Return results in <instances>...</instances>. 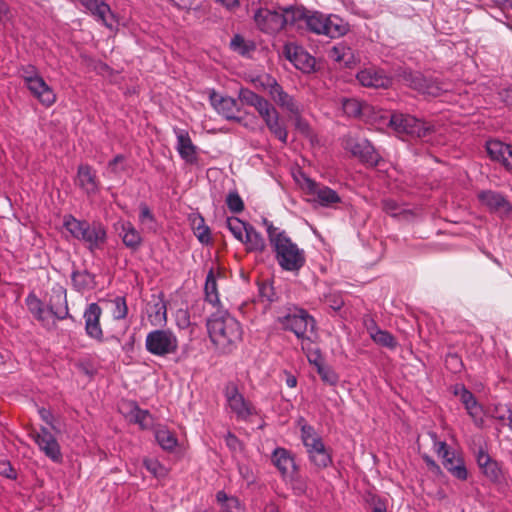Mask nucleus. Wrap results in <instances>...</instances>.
<instances>
[{
  "label": "nucleus",
  "mask_w": 512,
  "mask_h": 512,
  "mask_svg": "<svg viewBox=\"0 0 512 512\" xmlns=\"http://www.w3.org/2000/svg\"><path fill=\"white\" fill-rule=\"evenodd\" d=\"M317 373L321 380L330 386H335L339 381L338 374L330 366L319 365Z\"/></svg>",
  "instance_id": "09e8293b"
},
{
  "label": "nucleus",
  "mask_w": 512,
  "mask_h": 512,
  "mask_svg": "<svg viewBox=\"0 0 512 512\" xmlns=\"http://www.w3.org/2000/svg\"><path fill=\"white\" fill-rule=\"evenodd\" d=\"M372 340L383 347L394 349L397 346L395 337L388 331L380 329L376 331L372 337Z\"/></svg>",
  "instance_id": "c03bdc74"
},
{
  "label": "nucleus",
  "mask_w": 512,
  "mask_h": 512,
  "mask_svg": "<svg viewBox=\"0 0 512 512\" xmlns=\"http://www.w3.org/2000/svg\"><path fill=\"white\" fill-rule=\"evenodd\" d=\"M304 187L309 194L316 196V201L322 206L341 202V198L335 190L327 186H320L310 178L304 179Z\"/></svg>",
  "instance_id": "dca6fc26"
},
{
  "label": "nucleus",
  "mask_w": 512,
  "mask_h": 512,
  "mask_svg": "<svg viewBox=\"0 0 512 512\" xmlns=\"http://www.w3.org/2000/svg\"><path fill=\"white\" fill-rule=\"evenodd\" d=\"M283 55L296 69L303 73H311L315 70L316 60L302 47L293 43H287L283 47Z\"/></svg>",
  "instance_id": "9b49d317"
},
{
  "label": "nucleus",
  "mask_w": 512,
  "mask_h": 512,
  "mask_svg": "<svg viewBox=\"0 0 512 512\" xmlns=\"http://www.w3.org/2000/svg\"><path fill=\"white\" fill-rule=\"evenodd\" d=\"M112 303L114 304V309H113L114 318L118 319V320L126 318V316L128 314V307L126 304L125 297L118 296L112 301Z\"/></svg>",
  "instance_id": "bf43d9fd"
},
{
  "label": "nucleus",
  "mask_w": 512,
  "mask_h": 512,
  "mask_svg": "<svg viewBox=\"0 0 512 512\" xmlns=\"http://www.w3.org/2000/svg\"><path fill=\"white\" fill-rule=\"evenodd\" d=\"M326 31L325 35L331 37V38H337L340 36L345 35L348 30V24L343 21L338 16L335 15H329L326 17Z\"/></svg>",
  "instance_id": "72a5a7b5"
},
{
  "label": "nucleus",
  "mask_w": 512,
  "mask_h": 512,
  "mask_svg": "<svg viewBox=\"0 0 512 512\" xmlns=\"http://www.w3.org/2000/svg\"><path fill=\"white\" fill-rule=\"evenodd\" d=\"M478 199L493 212L509 213L512 210L509 201L501 193L492 190L481 191Z\"/></svg>",
  "instance_id": "4be33fe9"
},
{
  "label": "nucleus",
  "mask_w": 512,
  "mask_h": 512,
  "mask_svg": "<svg viewBox=\"0 0 512 512\" xmlns=\"http://www.w3.org/2000/svg\"><path fill=\"white\" fill-rule=\"evenodd\" d=\"M90 13L97 17L102 23L111 27V23L107 20V14L110 15L112 19L115 18L114 13L111 11L110 6L106 3L105 0H78Z\"/></svg>",
  "instance_id": "a878e982"
},
{
  "label": "nucleus",
  "mask_w": 512,
  "mask_h": 512,
  "mask_svg": "<svg viewBox=\"0 0 512 512\" xmlns=\"http://www.w3.org/2000/svg\"><path fill=\"white\" fill-rule=\"evenodd\" d=\"M271 461L285 480L291 471L299 470L294 455L289 450L282 447H277L272 452Z\"/></svg>",
  "instance_id": "a211bd4d"
},
{
  "label": "nucleus",
  "mask_w": 512,
  "mask_h": 512,
  "mask_svg": "<svg viewBox=\"0 0 512 512\" xmlns=\"http://www.w3.org/2000/svg\"><path fill=\"white\" fill-rule=\"evenodd\" d=\"M365 502L369 505L371 510L370 512H387L386 500L376 494L370 492L367 493L365 496Z\"/></svg>",
  "instance_id": "de8ad7c7"
},
{
  "label": "nucleus",
  "mask_w": 512,
  "mask_h": 512,
  "mask_svg": "<svg viewBox=\"0 0 512 512\" xmlns=\"http://www.w3.org/2000/svg\"><path fill=\"white\" fill-rule=\"evenodd\" d=\"M46 306L55 311L60 319H65L69 314L66 293L62 290L53 291Z\"/></svg>",
  "instance_id": "7c9ffc66"
},
{
  "label": "nucleus",
  "mask_w": 512,
  "mask_h": 512,
  "mask_svg": "<svg viewBox=\"0 0 512 512\" xmlns=\"http://www.w3.org/2000/svg\"><path fill=\"white\" fill-rule=\"evenodd\" d=\"M344 148L368 167H376L379 162L382 161L381 155L366 139L356 140L354 138H348L345 140Z\"/></svg>",
  "instance_id": "6e6552de"
},
{
  "label": "nucleus",
  "mask_w": 512,
  "mask_h": 512,
  "mask_svg": "<svg viewBox=\"0 0 512 512\" xmlns=\"http://www.w3.org/2000/svg\"><path fill=\"white\" fill-rule=\"evenodd\" d=\"M139 209H140L139 221L142 224H145L147 222H149V223L155 222V217H154L151 209L149 208V206L146 203H144V202L140 203Z\"/></svg>",
  "instance_id": "0e129e2a"
},
{
  "label": "nucleus",
  "mask_w": 512,
  "mask_h": 512,
  "mask_svg": "<svg viewBox=\"0 0 512 512\" xmlns=\"http://www.w3.org/2000/svg\"><path fill=\"white\" fill-rule=\"evenodd\" d=\"M226 204L232 213H241L244 210L243 200L236 191L227 195Z\"/></svg>",
  "instance_id": "6e6d98bb"
},
{
  "label": "nucleus",
  "mask_w": 512,
  "mask_h": 512,
  "mask_svg": "<svg viewBox=\"0 0 512 512\" xmlns=\"http://www.w3.org/2000/svg\"><path fill=\"white\" fill-rule=\"evenodd\" d=\"M225 397L231 410L238 419L246 420L253 414V406L239 392L235 383L229 382L224 390Z\"/></svg>",
  "instance_id": "9d476101"
},
{
  "label": "nucleus",
  "mask_w": 512,
  "mask_h": 512,
  "mask_svg": "<svg viewBox=\"0 0 512 512\" xmlns=\"http://www.w3.org/2000/svg\"><path fill=\"white\" fill-rule=\"evenodd\" d=\"M257 26L266 33H276L285 27L282 11L259 9L254 16Z\"/></svg>",
  "instance_id": "f8f14e48"
},
{
  "label": "nucleus",
  "mask_w": 512,
  "mask_h": 512,
  "mask_svg": "<svg viewBox=\"0 0 512 512\" xmlns=\"http://www.w3.org/2000/svg\"><path fill=\"white\" fill-rule=\"evenodd\" d=\"M205 300L211 303L212 305H217L220 303L218 290H217V281L214 274V269L211 268L206 276L205 286Z\"/></svg>",
  "instance_id": "c9c22d12"
},
{
  "label": "nucleus",
  "mask_w": 512,
  "mask_h": 512,
  "mask_svg": "<svg viewBox=\"0 0 512 512\" xmlns=\"http://www.w3.org/2000/svg\"><path fill=\"white\" fill-rule=\"evenodd\" d=\"M71 279L77 291L90 290L96 286L95 275L87 270L74 271L71 275Z\"/></svg>",
  "instance_id": "f704fd0d"
},
{
  "label": "nucleus",
  "mask_w": 512,
  "mask_h": 512,
  "mask_svg": "<svg viewBox=\"0 0 512 512\" xmlns=\"http://www.w3.org/2000/svg\"><path fill=\"white\" fill-rule=\"evenodd\" d=\"M207 329L211 341L219 348L225 349L242 338L240 323L227 311H216L207 320Z\"/></svg>",
  "instance_id": "f257e3e1"
},
{
  "label": "nucleus",
  "mask_w": 512,
  "mask_h": 512,
  "mask_svg": "<svg viewBox=\"0 0 512 512\" xmlns=\"http://www.w3.org/2000/svg\"><path fill=\"white\" fill-rule=\"evenodd\" d=\"M34 442L37 443L40 450L54 462H60L62 460V453L60 445L51 430L47 427H42L40 433L35 435L36 430H33Z\"/></svg>",
  "instance_id": "ddd939ff"
},
{
  "label": "nucleus",
  "mask_w": 512,
  "mask_h": 512,
  "mask_svg": "<svg viewBox=\"0 0 512 512\" xmlns=\"http://www.w3.org/2000/svg\"><path fill=\"white\" fill-rule=\"evenodd\" d=\"M403 133L417 135L418 137H425L430 129L424 127V124L418 119L414 118V122H405V127L402 128Z\"/></svg>",
  "instance_id": "49530a36"
},
{
  "label": "nucleus",
  "mask_w": 512,
  "mask_h": 512,
  "mask_svg": "<svg viewBox=\"0 0 512 512\" xmlns=\"http://www.w3.org/2000/svg\"><path fill=\"white\" fill-rule=\"evenodd\" d=\"M238 97L242 103L254 107L263 120L269 117L271 113L277 111L266 98L248 88H241Z\"/></svg>",
  "instance_id": "2eb2a0df"
},
{
  "label": "nucleus",
  "mask_w": 512,
  "mask_h": 512,
  "mask_svg": "<svg viewBox=\"0 0 512 512\" xmlns=\"http://www.w3.org/2000/svg\"><path fill=\"white\" fill-rule=\"evenodd\" d=\"M63 224L73 237L87 243L90 251L100 248L106 242V230L100 222L89 223L68 215Z\"/></svg>",
  "instance_id": "f03ea898"
},
{
  "label": "nucleus",
  "mask_w": 512,
  "mask_h": 512,
  "mask_svg": "<svg viewBox=\"0 0 512 512\" xmlns=\"http://www.w3.org/2000/svg\"><path fill=\"white\" fill-rule=\"evenodd\" d=\"M268 129L283 144L287 143L288 132L285 125L280 122V118L274 117V122Z\"/></svg>",
  "instance_id": "5fc2aeb1"
},
{
  "label": "nucleus",
  "mask_w": 512,
  "mask_h": 512,
  "mask_svg": "<svg viewBox=\"0 0 512 512\" xmlns=\"http://www.w3.org/2000/svg\"><path fill=\"white\" fill-rule=\"evenodd\" d=\"M305 23L311 32L316 34H324L326 31V16L319 12H311L307 10V17Z\"/></svg>",
  "instance_id": "e433bc0d"
},
{
  "label": "nucleus",
  "mask_w": 512,
  "mask_h": 512,
  "mask_svg": "<svg viewBox=\"0 0 512 512\" xmlns=\"http://www.w3.org/2000/svg\"><path fill=\"white\" fill-rule=\"evenodd\" d=\"M248 223L241 221L239 218H228L227 226L232 232L234 237L240 241H243V230L248 227Z\"/></svg>",
  "instance_id": "603ef678"
},
{
  "label": "nucleus",
  "mask_w": 512,
  "mask_h": 512,
  "mask_svg": "<svg viewBox=\"0 0 512 512\" xmlns=\"http://www.w3.org/2000/svg\"><path fill=\"white\" fill-rule=\"evenodd\" d=\"M284 330L293 332L302 342H308L317 338L315 320L307 311L300 309L298 312L289 313L279 318Z\"/></svg>",
  "instance_id": "39448f33"
},
{
  "label": "nucleus",
  "mask_w": 512,
  "mask_h": 512,
  "mask_svg": "<svg viewBox=\"0 0 512 512\" xmlns=\"http://www.w3.org/2000/svg\"><path fill=\"white\" fill-rule=\"evenodd\" d=\"M259 297L267 302H273L276 299V293L272 283L265 280L258 283Z\"/></svg>",
  "instance_id": "864d4df0"
},
{
  "label": "nucleus",
  "mask_w": 512,
  "mask_h": 512,
  "mask_svg": "<svg viewBox=\"0 0 512 512\" xmlns=\"http://www.w3.org/2000/svg\"><path fill=\"white\" fill-rule=\"evenodd\" d=\"M90 13L97 17L102 23L111 27V23L107 20V14L110 15L112 19L115 18L114 13L111 11L110 6L106 3L105 0H78Z\"/></svg>",
  "instance_id": "bb28decb"
},
{
  "label": "nucleus",
  "mask_w": 512,
  "mask_h": 512,
  "mask_svg": "<svg viewBox=\"0 0 512 512\" xmlns=\"http://www.w3.org/2000/svg\"><path fill=\"white\" fill-rule=\"evenodd\" d=\"M126 417L130 422L138 424L141 429H149L153 426V416L148 410L141 409L135 401L126 403Z\"/></svg>",
  "instance_id": "393cba45"
},
{
  "label": "nucleus",
  "mask_w": 512,
  "mask_h": 512,
  "mask_svg": "<svg viewBox=\"0 0 512 512\" xmlns=\"http://www.w3.org/2000/svg\"><path fill=\"white\" fill-rule=\"evenodd\" d=\"M145 345L151 354L166 356L177 351L178 340L170 330L157 329L148 333Z\"/></svg>",
  "instance_id": "0eeeda50"
},
{
  "label": "nucleus",
  "mask_w": 512,
  "mask_h": 512,
  "mask_svg": "<svg viewBox=\"0 0 512 512\" xmlns=\"http://www.w3.org/2000/svg\"><path fill=\"white\" fill-rule=\"evenodd\" d=\"M225 442H226L227 447L231 451L235 452L237 450L243 449V443L238 439V437L235 434H233L230 431L225 436Z\"/></svg>",
  "instance_id": "338daca9"
},
{
  "label": "nucleus",
  "mask_w": 512,
  "mask_h": 512,
  "mask_svg": "<svg viewBox=\"0 0 512 512\" xmlns=\"http://www.w3.org/2000/svg\"><path fill=\"white\" fill-rule=\"evenodd\" d=\"M445 366L452 373H459L463 368V362L457 353H448L445 357Z\"/></svg>",
  "instance_id": "4d7b16f0"
},
{
  "label": "nucleus",
  "mask_w": 512,
  "mask_h": 512,
  "mask_svg": "<svg viewBox=\"0 0 512 512\" xmlns=\"http://www.w3.org/2000/svg\"><path fill=\"white\" fill-rule=\"evenodd\" d=\"M155 438L158 444L167 451H172L178 444L175 434L165 427H159L156 429Z\"/></svg>",
  "instance_id": "4c0bfd02"
},
{
  "label": "nucleus",
  "mask_w": 512,
  "mask_h": 512,
  "mask_svg": "<svg viewBox=\"0 0 512 512\" xmlns=\"http://www.w3.org/2000/svg\"><path fill=\"white\" fill-rule=\"evenodd\" d=\"M125 160H126V158H125L124 155H122V154L116 155L111 161H109L108 169L114 175H118L121 172H124L125 171V167L122 166V167L119 168L118 165L123 163V162H125Z\"/></svg>",
  "instance_id": "69168bd1"
},
{
  "label": "nucleus",
  "mask_w": 512,
  "mask_h": 512,
  "mask_svg": "<svg viewBox=\"0 0 512 512\" xmlns=\"http://www.w3.org/2000/svg\"><path fill=\"white\" fill-rule=\"evenodd\" d=\"M267 86L270 88V97L276 105L290 113H298V106L294 98L285 92L276 80H268Z\"/></svg>",
  "instance_id": "412c9836"
},
{
  "label": "nucleus",
  "mask_w": 512,
  "mask_h": 512,
  "mask_svg": "<svg viewBox=\"0 0 512 512\" xmlns=\"http://www.w3.org/2000/svg\"><path fill=\"white\" fill-rule=\"evenodd\" d=\"M287 479L289 480L294 495L303 496L306 494L308 489L307 481L300 475L299 470L291 471Z\"/></svg>",
  "instance_id": "79ce46f5"
},
{
  "label": "nucleus",
  "mask_w": 512,
  "mask_h": 512,
  "mask_svg": "<svg viewBox=\"0 0 512 512\" xmlns=\"http://www.w3.org/2000/svg\"><path fill=\"white\" fill-rule=\"evenodd\" d=\"M343 111L350 117H358L362 114V104L356 99H345L342 103Z\"/></svg>",
  "instance_id": "3c124183"
},
{
  "label": "nucleus",
  "mask_w": 512,
  "mask_h": 512,
  "mask_svg": "<svg viewBox=\"0 0 512 512\" xmlns=\"http://www.w3.org/2000/svg\"><path fill=\"white\" fill-rule=\"evenodd\" d=\"M330 57L336 62H344L345 66L350 65V59L353 57V53L350 48L345 46H335L330 51Z\"/></svg>",
  "instance_id": "a18cd8bd"
},
{
  "label": "nucleus",
  "mask_w": 512,
  "mask_h": 512,
  "mask_svg": "<svg viewBox=\"0 0 512 512\" xmlns=\"http://www.w3.org/2000/svg\"><path fill=\"white\" fill-rule=\"evenodd\" d=\"M79 186L88 194H95L98 191V181L93 168L87 164L79 165L77 170Z\"/></svg>",
  "instance_id": "cd10ccee"
},
{
  "label": "nucleus",
  "mask_w": 512,
  "mask_h": 512,
  "mask_svg": "<svg viewBox=\"0 0 512 512\" xmlns=\"http://www.w3.org/2000/svg\"><path fill=\"white\" fill-rule=\"evenodd\" d=\"M34 302L38 303L36 313L38 321H40L42 325L48 330L56 328L57 321L61 319L56 315L55 311H53L47 306L44 307L42 302L36 299L35 297Z\"/></svg>",
  "instance_id": "473e14b6"
},
{
  "label": "nucleus",
  "mask_w": 512,
  "mask_h": 512,
  "mask_svg": "<svg viewBox=\"0 0 512 512\" xmlns=\"http://www.w3.org/2000/svg\"><path fill=\"white\" fill-rule=\"evenodd\" d=\"M116 229H120L119 236L122 238L123 244L127 248L132 251H137L139 249L142 244V237L131 222H119L116 224Z\"/></svg>",
  "instance_id": "b1692460"
},
{
  "label": "nucleus",
  "mask_w": 512,
  "mask_h": 512,
  "mask_svg": "<svg viewBox=\"0 0 512 512\" xmlns=\"http://www.w3.org/2000/svg\"><path fill=\"white\" fill-rule=\"evenodd\" d=\"M191 225L195 236L201 243L208 244L211 242L210 229L205 225L203 217L200 215L193 217Z\"/></svg>",
  "instance_id": "58836bf2"
},
{
  "label": "nucleus",
  "mask_w": 512,
  "mask_h": 512,
  "mask_svg": "<svg viewBox=\"0 0 512 512\" xmlns=\"http://www.w3.org/2000/svg\"><path fill=\"white\" fill-rule=\"evenodd\" d=\"M101 313V307L97 303H91L84 312L86 333L98 341H103V331L100 326Z\"/></svg>",
  "instance_id": "6ab92c4d"
},
{
  "label": "nucleus",
  "mask_w": 512,
  "mask_h": 512,
  "mask_svg": "<svg viewBox=\"0 0 512 512\" xmlns=\"http://www.w3.org/2000/svg\"><path fill=\"white\" fill-rule=\"evenodd\" d=\"M274 250L276 259L283 270L297 272L305 265L304 251L299 249L289 237L278 239Z\"/></svg>",
  "instance_id": "423d86ee"
},
{
  "label": "nucleus",
  "mask_w": 512,
  "mask_h": 512,
  "mask_svg": "<svg viewBox=\"0 0 512 512\" xmlns=\"http://www.w3.org/2000/svg\"><path fill=\"white\" fill-rule=\"evenodd\" d=\"M211 105L228 120H237L240 118L237 113L240 111L237 100L232 97H223L214 90L209 95Z\"/></svg>",
  "instance_id": "f3484780"
},
{
  "label": "nucleus",
  "mask_w": 512,
  "mask_h": 512,
  "mask_svg": "<svg viewBox=\"0 0 512 512\" xmlns=\"http://www.w3.org/2000/svg\"><path fill=\"white\" fill-rule=\"evenodd\" d=\"M414 122V117L403 114H392L389 120V125L398 133H403L402 128L405 127V122Z\"/></svg>",
  "instance_id": "13d9d810"
},
{
  "label": "nucleus",
  "mask_w": 512,
  "mask_h": 512,
  "mask_svg": "<svg viewBox=\"0 0 512 512\" xmlns=\"http://www.w3.org/2000/svg\"><path fill=\"white\" fill-rule=\"evenodd\" d=\"M356 78L362 86L369 88L388 89L392 85V78L384 70L372 67L359 71Z\"/></svg>",
  "instance_id": "4468645a"
},
{
  "label": "nucleus",
  "mask_w": 512,
  "mask_h": 512,
  "mask_svg": "<svg viewBox=\"0 0 512 512\" xmlns=\"http://www.w3.org/2000/svg\"><path fill=\"white\" fill-rule=\"evenodd\" d=\"M230 46L234 51L239 52L241 55H245L255 48V45L252 42H246L240 34H236L232 38Z\"/></svg>",
  "instance_id": "8fccbe9b"
},
{
  "label": "nucleus",
  "mask_w": 512,
  "mask_h": 512,
  "mask_svg": "<svg viewBox=\"0 0 512 512\" xmlns=\"http://www.w3.org/2000/svg\"><path fill=\"white\" fill-rule=\"evenodd\" d=\"M283 19H285V26L294 25L299 21H305L307 17V10L304 7L289 6L281 8Z\"/></svg>",
  "instance_id": "ea45409f"
},
{
  "label": "nucleus",
  "mask_w": 512,
  "mask_h": 512,
  "mask_svg": "<svg viewBox=\"0 0 512 512\" xmlns=\"http://www.w3.org/2000/svg\"><path fill=\"white\" fill-rule=\"evenodd\" d=\"M396 76L406 86L421 94L438 97L446 91L441 81L436 78L427 77L419 71L400 68L397 70Z\"/></svg>",
  "instance_id": "7ed1b4c3"
},
{
  "label": "nucleus",
  "mask_w": 512,
  "mask_h": 512,
  "mask_svg": "<svg viewBox=\"0 0 512 512\" xmlns=\"http://www.w3.org/2000/svg\"><path fill=\"white\" fill-rule=\"evenodd\" d=\"M486 150L492 160L501 162L506 169L511 170L512 144H506L499 140H490L486 143Z\"/></svg>",
  "instance_id": "aec40b11"
},
{
  "label": "nucleus",
  "mask_w": 512,
  "mask_h": 512,
  "mask_svg": "<svg viewBox=\"0 0 512 512\" xmlns=\"http://www.w3.org/2000/svg\"><path fill=\"white\" fill-rule=\"evenodd\" d=\"M34 97H36L44 107H50L56 101V94L53 89L36 73H34Z\"/></svg>",
  "instance_id": "c85d7f7f"
},
{
  "label": "nucleus",
  "mask_w": 512,
  "mask_h": 512,
  "mask_svg": "<svg viewBox=\"0 0 512 512\" xmlns=\"http://www.w3.org/2000/svg\"><path fill=\"white\" fill-rule=\"evenodd\" d=\"M430 435H431V437L434 440V445H435L436 452H437L438 456L442 458V461H443L448 456H450L453 451H450V449H449V447H448L446 442H444V441H437L436 433L433 432V433H430Z\"/></svg>",
  "instance_id": "680f3d73"
},
{
  "label": "nucleus",
  "mask_w": 512,
  "mask_h": 512,
  "mask_svg": "<svg viewBox=\"0 0 512 512\" xmlns=\"http://www.w3.org/2000/svg\"><path fill=\"white\" fill-rule=\"evenodd\" d=\"M460 399L471 417L476 418L479 416L481 407L478 405L474 395L464 386L461 389Z\"/></svg>",
  "instance_id": "37998d69"
},
{
  "label": "nucleus",
  "mask_w": 512,
  "mask_h": 512,
  "mask_svg": "<svg viewBox=\"0 0 512 512\" xmlns=\"http://www.w3.org/2000/svg\"><path fill=\"white\" fill-rule=\"evenodd\" d=\"M444 468L449 471L454 477L459 480H466L468 472L465 467L464 461L460 457H456L453 451L450 456L442 461Z\"/></svg>",
  "instance_id": "c756f323"
},
{
  "label": "nucleus",
  "mask_w": 512,
  "mask_h": 512,
  "mask_svg": "<svg viewBox=\"0 0 512 512\" xmlns=\"http://www.w3.org/2000/svg\"><path fill=\"white\" fill-rule=\"evenodd\" d=\"M177 135V150L186 163L195 164L197 158V147L193 144L189 133L186 130L175 129Z\"/></svg>",
  "instance_id": "5701e85b"
},
{
  "label": "nucleus",
  "mask_w": 512,
  "mask_h": 512,
  "mask_svg": "<svg viewBox=\"0 0 512 512\" xmlns=\"http://www.w3.org/2000/svg\"><path fill=\"white\" fill-rule=\"evenodd\" d=\"M78 370L88 376L89 378H93L97 373V369L90 361H80L76 364Z\"/></svg>",
  "instance_id": "774afa93"
},
{
  "label": "nucleus",
  "mask_w": 512,
  "mask_h": 512,
  "mask_svg": "<svg viewBox=\"0 0 512 512\" xmlns=\"http://www.w3.org/2000/svg\"><path fill=\"white\" fill-rule=\"evenodd\" d=\"M477 464L483 475L499 489L506 487V480L501 465L486 451L480 449Z\"/></svg>",
  "instance_id": "1a4fd4ad"
},
{
  "label": "nucleus",
  "mask_w": 512,
  "mask_h": 512,
  "mask_svg": "<svg viewBox=\"0 0 512 512\" xmlns=\"http://www.w3.org/2000/svg\"><path fill=\"white\" fill-rule=\"evenodd\" d=\"M295 117V128L303 135L308 136L310 134V125L301 116V112L298 109V113H292Z\"/></svg>",
  "instance_id": "e2e57ef3"
},
{
  "label": "nucleus",
  "mask_w": 512,
  "mask_h": 512,
  "mask_svg": "<svg viewBox=\"0 0 512 512\" xmlns=\"http://www.w3.org/2000/svg\"><path fill=\"white\" fill-rule=\"evenodd\" d=\"M248 252H263L266 244L264 238L252 225L245 228V241Z\"/></svg>",
  "instance_id": "2f4dec72"
},
{
  "label": "nucleus",
  "mask_w": 512,
  "mask_h": 512,
  "mask_svg": "<svg viewBox=\"0 0 512 512\" xmlns=\"http://www.w3.org/2000/svg\"><path fill=\"white\" fill-rule=\"evenodd\" d=\"M301 439L307 449L310 461L318 469L327 468L332 464L330 451L325 447L321 436L317 434L312 426L308 424L302 425Z\"/></svg>",
  "instance_id": "20e7f679"
},
{
  "label": "nucleus",
  "mask_w": 512,
  "mask_h": 512,
  "mask_svg": "<svg viewBox=\"0 0 512 512\" xmlns=\"http://www.w3.org/2000/svg\"><path fill=\"white\" fill-rule=\"evenodd\" d=\"M315 340L302 342V350L306 354L310 364L318 370L319 365H325L319 348L314 347Z\"/></svg>",
  "instance_id": "a19ab883"
},
{
  "label": "nucleus",
  "mask_w": 512,
  "mask_h": 512,
  "mask_svg": "<svg viewBox=\"0 0 512 512\" xmlns=\"http://www.w3.org/2000/svg\"><path fill=\"white\" fill-rule=\"evenodd\" d=\"M381 207L384 212H386L387 214H389L393 217L397 216L401 211V207H400L399 203L396 200L391 199V198L383 199L381 201Z\"/></svg>",
  "instance_id": "052dcab7"
}]
</instances>
